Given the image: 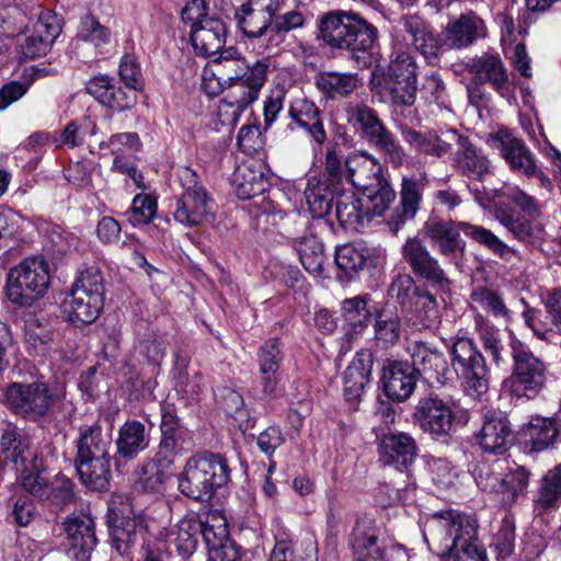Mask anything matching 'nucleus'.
<instances>
[{
    "label": "nucleus",
    "mask_w": 561,
    "mask_h": 561,
    "mask_svg": "<svg viewBox=\"0 0 561 561\" xmlns=\"http://www.w3.org/2000/svg\"><path fill=\"white\" fill-rule=\"evenodd\" d=\"M357 73L320 71L314 77L317 89L330 100L348 96L358 85Z\"/></svg>",
    "instance_id": "44"
},
{
    "label": "nucleus",
    "mask_w": 561,
    "mask_h": 561,
    "mask_svg": "<svg viewBox=\"0 0 561 561\" xmlns=\"http://www.w3.org/2000/svg\"><path fill=\"white\" fill-rule=\"evenodd\" d=\"M103 302L85 294L70 290L62 302V310L67 319L79 327L92 323L99 317Z\"/></svg>",
    "instance_id": "43"
},
{
    "label": "nucleus",
    "mask_w": 561,
    "mask_h": 561,
    "mask_svg": "<svg viewBox=\"0 0 561 561\" xmlns=\"http://www.w3.org/2000/svg\"><path fill=\"white\" fill-rule=\"evenodd\" d=\"M108 520L116 550L123 554L136 541L137 528L142 523L141 515L136 513L128 495L117 493L108 502Z\"/></svg>",
    "instance_id": "12"
},
{
    "label": "nucleus",
    "mask_w": 561,
    "mask_h": 561,
    "mask_svg": "<svg viewBox=\"0 0 561 561\" xmlns=\"http://www.w3.org/2000/svg\"><path fill=\"white\" fill-rule=\"evenodd\" d=\"M373 355L368 351L357 352L344 373V397L355 403L370 380Z\"/></svg>",
    "instance_id": "36"
},
{
    "label": "nucleus",
    "mask_w": 561,
    "mask_h": 561,
    "mask_svg": "<svg viewBox=\"0 0 561 561\" xmlns=\"http://www.w3.org/2000/svg\"><path fill=\"white\" fill-rule=\"evenodd\" d=\"M381 380L386 396L401 402L413 393L417 375L408 362L388 360L383 365Z\"/></svg>",
    "instance_id": "25"
},
{
    "label": "nucleus",
    "mask_w": 561,
    "mask_h": 561,
    "mask_svg": "<svg viewBox=\"0 0 561 561\" xmlns=\"http://www.w3.org/2000/svg\"><path fill=\"white\" fill-rule=\"evenodd\" d=\"M375 519L368 516L356 520L351 536V547L356 561H380L381 545Z\"/></svg>",
    "instance_id": "30"
},
{
    "label": "nucleus",
    "mask_w": 561,
    "mask_h": 561,
    "mask_svg": "<svg viewBox=\"0 0 561 561\" xmlns=\"http://www.w3.org/2000/svg\"><path fill=\"white\" fill-rule=\"evenodd\" d=\"M416 456L415 440L405 433L386 435L379 447V461L402 470L411 465Z\"/></svg>",
    "instance_id": "32"
},
{
    "label": "nucleus",
    "mask_w": 561,
    "mask_h": 561,
    "mask_svg": "<svg viewBox=\"0 0 561 561\" xmlns=\"http://www.w3.org/2000/svg\"><path fill=\"white\" fill-rule=\"evenodd\" d=\"M288 116L290 123L286 130L294 133L297 128H301L319 147L327 139L321 111L314 102L308 100L300 91L294 89L289 93Z\"/></svg>",
    "instance_id": "14"
},
{
    "label": "nucleus",
    "mask_w": 561,
    "mask_h": 561,
    "mask_svg": "<svg viewBox=\"0 0 561 561\" xmlns=\"http://www.w3.org/2000/svg\"><path fill=\"white\" fill-rule=\"evenodd\" d=\"M323 183L331 186L333 191H342L348 187V171L334 148H330L325 153L324 180Z\"/></svg>",
    "instance_id": "60"
},
{
    "label": "nucleus",
    "mask_w": 561,
    "mask_h": 561,
    "mask_svg": "<svg viewBox=\"0 0 561 561\" xmlns=\"http://www.w3.org/2000/svg\"><path fill=\"white\" fill-rule=\"evenodd\" d=\"M345 113L347 122L360 130L368 142L387 128L377 112L363 102L347 103Z\"/></svg>",
    "instance_id": "47"
},
{
    "label": "nucleus",
    "mask_w": 561,
    "mask_h": 561,
    "mask_svg": "<svg viewBox=\"0 0 561 561\" xmlns=\"http://www.w3.org/2000/svg\"><path fill=\"white\" fill-rule=\"evenodd\" d=\"M55 399L45 382H12L4 391V403L12 413L31 421L45 416Z\"/></svg>",
    "instance_id": "10"
},
{
    "label": "nucleus",
    "mask_w": 561,
    "mask_h": 561,
    "mask_svg": "<svg viewBox=\"0 0 561 561\" xmlns=\"http://www.w3.org/2000/svg\"><path fill=\"white\" fill-rule=\"evenodd\" d=\"M101 150L108 149L116 156H134L141 148V141L137 133H117L113 134L106 140L99 144Z\"/></svg>",
    "instance_id": "63"
},
{
    "label": "nucleus",
    "mask_w": 561,
    "mask_h": 561,
    "mask_svg": "<svg viewBox=\"0 0 561 561\" xmlns=\"http://www.w3.org/2000/svg\"><path fill=\"white\" fill-rule=\"evenodd\" d=\"M470 309L477 313L484 311L497 320L508 323L512 320V312L505 305L501 294L481 286L474 288L470 294Z\"/></svg>",
    "instance_id": "48"
},
{
    "label": "nucleus",
    "mask_w": 561,
    "mask_h": 561,
    "mask_svg": "<svg viewBox=\"0 0 561 561\" xmlns=\"http://www.w3.org/2000/svg\"><path fill=\"white\" fill-rule=\"evenodd\" d=\"M176 178L182 192L175 201L173 217L186 227H197L213 216V199L190 167H179Z\"/></svg>",
    "instance_id": "6"
},
{
    "label": "nucleus",
    "mask_w": 561,
    "mask_h": 561,
    "mask_svg": "<svg viewBox=\"0 0 561 561\" xmlns=\"http://www.w3.org/2000/svg\"><path fill=\"white\" fill-rule=\"evenodd\" d=\"M234 19L243 35L249 39L266 37V41H268V37H271L274 19L270 18V14L257 13L243 3L236 10Z\"/></svg>",
    "instance_id": "51"
},
{
    "label": "nucleus",
    "mask_w": 561,
    "mask_h": 561,
    "mask_svg": "<svg viewBox=\"0 0 561 561\" xmlns=\"http://www.w3.org/2000/svg\"><path fill=\"white\" fill-rule=\"evenodd\" d=\"M369 144L378 149L383 154L385 160L394 168L402 167L408 162L409 157L403 146L388 128L381 131Z\"/></svg>",
    "instance_id": "59"
},
{
    "label": "nucleus",
    "mask_w": 561,
    "mask_h": 561,
    "mask_svg": "<svg viewBox=\"0 0 561 561\" xmlns=\"http://www.w3.org/2000/svg\"><path fill=\"white\" fill-rule=\"evenodd\" d=\"M149 431L145 424L135 420L127 421L118 431L116 455L119 459L133 460L149 446Z\"/></svg>",
    "instance_id": "37"
},
{
    "label": "nucleus",
    "mask_w": 561,
    "mask_h": 561,
    "mask_svg": "<svg viewBox=\"0 0 561 561\" xmlns=\"http://www.w3.org/2000/svg\"><path fill=\"white\" fill-rule=\"evenodd\" d=\"M62 528L68 552L77 561H88L98 543L92 517L85 514L70 516L64 522Z\"/></svg>",
    "instance_id": "21"
},
{
    "label": "nucleus",
    "mask_w": 561,
    "mask_h": 561,
    "mask_svg": "<svg viewBox=\"0 0 561 561\" xmlns=\"http://www.w3.org/2000/svg\"><path fill=\"white\" fill-rule=\"evenodd\" d=\"M363 194L366 198L365 208L369 220L373 217L382 216L396 198L394 191L383 176L377 178L376 182L363 188Z\"/></svg>",
    "instance_id": "52"
},
{
    "label": "nucleus",
    "mask_w": 561,
    "mask_h": 561,
    "mask_svg": "<svg viewBox=\"0 0 561 561\" xmlns=\"http://www.w3.org/2000/svg\"><path fill=\"white\" fill-rule=\"evenodd\" d=\"M202 535L207 549L224 545L230 541L228 523L226 517L219 512H214L207 515L205 520H202Z\"/></svg>",
    "instance_id": "58"
},
{
    "label": "nucleus",
    "mask_w": 561,
    "mask_h": 561,
    "mask_svg": "<svg viewBox=\"0 0 561 561\" xmlns=\"http://www.w3.org/2000/svg\"><path fill=\"white\" fill-rule=\"evenodd\" d=\"M224 58L228 59L229 64L236 65L234 76H229V81L241 80L255 92H260L266 81L268 68L266 62L259 60L250 66L234 47L227 48V55Z\"/></svg>",
    "instance_id": "45"
},
{
    "label": "nucleus",
    "mask_w": 561,
    "mask_h": 561,
    "mask_svg": "<svg viewBox=\"0 0 561 561\" xmlns=\"http://www.w3.org/2000/svg\"><path fill=\"white\" fill-rule=\"evenodd\" d=\"M335 192V216L341 226L358 229L369 222L368 214L360 198L351 187Z\"/></svg>",
    "instance_id": "42"
},
{
    "label": "nucleus",
    "mask_w": 561,
    "mask_h": 561,
    "mask_svg": "<svg viewBox=\"0 0 561 561\" xmlns=\"http://www.w3.org/2000/svg\"><path fill=\"white\" fill-rule=\"evenodd\" d=\"M282 360L283 353L278 339L268 340L260 347L257 362L264 392H274L278 382V370L280 368Z\"/></svg>",
    "instance_id": "46"
},
{
    "label": "nucleus",
    "mask_w": 561,
    "mask_h": 561,
    "mask_svg": "<svg viewBox=\"0 0 561 561\" xmlns=\"http://www.w3.org/2000/svg\"><path fill=\"white\" fill-rule=\"evenodd\" d=\"M161 440L160 450L178 454L192 445L190 431L182 426L180 420L170 403L161 405Z\"/></svg>",
    "instance_id": "33"
},
{
    "label": "nucleus",
    "mask_w": 561,
    "mask_h": 561,
    "mask_svg": "<svg viewBox=\"0 0 561 561\" xmlns=\"http://www.w3.org/2000/svg\"><path fill=\"white\" fill-rule=\"evenodd\" d=\"M230 479L226 458L209 451L197 453L186 460L178 478L180 492L195 501H208Z\"/></svg>",
    "instance_id": "4"
},
{
    "label": "nucleus",
    "mask_w": 561,
    "mask_h": 561,
    "mask_svg": "<svg viewBox=\"0 0 561 561\" xmlns=\"http://www.w3.org/2000/svg\"><path fill=\"white\" fill-rule=\"evenodd\" d=\"M345 169L348 171V187L353 190L365 188L382 178L381 167L376 158L365 151L351 153L345 159Z\"/></svg>",
    "instance_id": "41"
},
{
    "label": "nucleus",
    "mask_w": 561,
    "mask_h": 561,
    "mask_svg": "<svg viewBox=\"0 0 561 561\" xmlns=\"http://www.w3.org/2000/svg\"><path fill=\"white\" fill-rule=\"evenodd\" d=\"M491 141L512 171L526 176L537 175L542 184L549 183L548 178L537 169L534 154L523 139L507 129H500L491 135Z\"/></svg>",
    "instance_id": "13"
},
{
    "label": "nucleus",
    "mask_w": 561,
    "mask_h": 561,
    "mask_svg": "<svg viewBox=\"0 0 561 561\" xmlns=\"http://www.w3.org/2000/svg\"><path fill=\"white\" fill-rule=\"evenodd\" d=\"M511 436L508 420L499 413H489L478 434V443L484 451L501 455L507 450Z\"/></svg>",
    "instance_id": "34"
},
{
    "label": "nucleus",
    "mask_w": 561,
    "mask_h": 561,
    "mask_svg": "<svg viewBox=\"0 0 561 561\" xmlns=\"http://www.w3.org/2000/svg\"><path fill=\"white\" fill-rule=\"evenodd\" d=\"M455 165L471 180L482 182L491 173V162L482 150L476 148L467 137L459 135Z\"/></svg>",
    "instance_id": "35"
},
{
    "label": "nucleus",
    "mask_w": 561,
    "mask_h": 561,
    "mask_svg": "<svg viewBox=\"0 0 561 561\" xmlns=\"http://www.w3.org/2000/svg\"><path fill=\"white\" fill-rule=\"evenodd\" d=\"M488 35V27L483 19L474 11L461 13L457 19L450 20L443 31L440 39L442 49H462L471 46L476 41Z\"/></svg>",
    "instance_id": "19"
},
{
    "label": "nucleus",
    "mask_w": 561,
    "mask_h": 561,
    "mask_svg": "<svg viewBox=\"0 0 561 561\" xmlns=\"http://www.w3.org/2000/svg\"><path fill=\"white\" fill-rule=\"evenodd\" d=\"M110 440L99 425L82 426L76 442L75 467L81 482L93 491H105L110 485Z\"/></svg>",
    "instance_id": "3"
},
{
    "label": "nucleus",
    "mask_w": 561,
    "mask_h": 561,
    "mask_svg": "<svg viewBox=\"0 0 561 561\" xmlns=\"http://www.w3.org/2000/svg\"><path fill=\"white\" fill-rule=\"evenodd\" d=\"M421 180L403 178L400 191V205L392 216V225L398 230L405 221L412 220L422 199Z\"/></svg>",
    "instance_id": "50"
},
{
    "label": "nucleus",
    "mask_w": 561,
    "mask_h": 561,
    "mask_svg": "<svg viewBox=\"0 0 561 561\" xmlns=\"http://www.w3.org/2000/svg\"><path fill=\"white\" fill-rule=\"evenodd\" d=\"M51 283V267L42 255L24 257L10 267L5 277V295L18 307H32L48 291Z\"/></svg>",
    "instance_id": "5"
},
{
    "label": "nucleus",
    "mask_w": 561,
    "mask_h": 561,
    "mask_svg": "<svg viewBox=\"0 0 561 561\" xmlns=\"http://www.w3.org/2000/svg\"><path fill=\"white\" fill-rule=\"evenodd\" d=\"M421 288L415 285V280L410 274L403 273L392 279L388 291L398 304L408 307L412 306L413 299H415Z\"/></svg>",
    "instance_id": "64"
},
{
    "label": "nucleus",
    "mask_w": 561,
    "mask_h": 561,
    "mask_svg": "<svg viewBox=\"0 0 561 561\" xmlns=\"http://www.w3.org/2000/svg\"><path fill=\"white\" fill-rule=\"evenodd\" d=\"M422 231L444 256H451L457 253L465 254L466 242L461 239L460 231L502 259L510 260L514 254V250L500 240L491 230L465 221L428 219Z\"/></svg>",
    "instance_id": "2"
},
{
    "label": "nucleus",
    "mask_w": 561,
    "mask_h": 561,
    "mask_svg": "<svg viewBox=\"0 0 561 561\" xmlns=\"http://www.w3.org/2000/svg\"><path fill=\"white\" fill-rule=\"evenodd\" d=\"M513 374L505 380L518 397L534 398L541 391L547 379L545 363L530 351L529 346L513 337L510 342Z\"/></svg>",
    "instance_id": "7"
},
{
    "label": "nucleus",
    "mask_w": 561,
    "mask_h": 561,
    "mask_svg": "<svg viewBox=\"0 0 561 561\" xmlns=\"http://www.w3.org/2000/svg\"><path fill=\"white\" fill-rule=\"evenodd\" d=\"M454 561H485L486 556L477 539V527L470 535H457L450 545Z\"/></svg>",
    "instance_id": "57"
},
{
    "label": "nucleus",
    "mask_w": 561,
    "mask_h": 561,
    "mask_svg": "<svg viewBox=\"0 0 561 561\" xmlns=\"http://www.w3.org/2000/svg\"><path fill=\"white\" fill-rule=\"evenodd\" d=\"M20 484L24 491L49 503L61 507L73 499L72 482L62 476H56L55 480L47 482L42 477L41 470L24 474L20 478Z\"/></svg>",
    "instance_id": "22"
},
{
    "label": "nucleus",
    "mask_w": 561,
    "mask_h": 561,
    "mask_svg": "<svg viewBox=\"0 0 561 561\" xmlns=\"http://www.w3.org/2000/svg\"><path fill=\"white\" fill-rule=\"evenodd\" d=\"M474 328L482 342L484 351L492 356L493 362L499 365L503 362L504 345L500 337V330L482 313L474 314Z\"/></svg>",
    "instance_id": "56"
},
{
    "label": "nucleus",
    "mask_w": 561,
    "mask_h": 561,
    "mask_svg": "<svg viewBox=\"0 0 561 561\" xmlns=\"http://www.w3.org/2000/svg\"><path fill=\"white\" fill-rule=\"evenodd\" d=\"M71 290L104 301V280L100 268L90 266L83 270L72 284Z\"/></svg>",
    "instance_id": "62"
},
{
    "label": "nucleus",
    "mask_w": 561,
    "mask_h": 561,
    "mask_svg": "<svg viewBox=\"0 0 561 561\" xmlns=\"http://www.w3.org/2000/svg\"><path fill=\"white\" fill-rule=\"evenodd\" d=\"M399 25L410 36V43L426 58L437 57L442 51L440 39L427 27L419 15L403 16Z\"/></svg>",
    "instance_id": "39"
},
{
    "label": "nucleus",
    "mask_w": 561,
    "mask_h": 561,
    "mask_svg": "<svg viewBox=\"0 0 561 561\" xmlns=\"http://www.w3.org/2000/svg\"><path fill=\"white\" fill-rule=\"evenodd\" d=\"M402 255L414 276L439 290L449 289L451 282L447 273L421 239L409 238L402 245Z\"/></svg>",
    "instance_id": "11"
},
{
    "label": "nucleus",
    "mask_w": 561,
    "mask_h": 561,
    "mask_svg": "<svg viewBox=\"0 0 561 561\" xmlns=\"http://www.w3.org/2000/svg\"><path fill=\"white\" fill-rule=\"evenodd\" d=\"M305 19L301 12L297 10L288 11L284 14L275 15L273 20V30L266 49L278 47L285 39V34L291 30L304 25Z\"/></svg>",
    "instance_id": "61"
},
{
    "label": "nucleus",
    "mask_w": 561,
    "mask_h": 561,
    "mask_svg": "<svg viewBox=\"0 0 561 561\" xmlns=\"http://www.w3.org/2000/svg\"><path fill=\"white\" fill-rule=\"evenodd\" d=\"M520 435L531 451H542L561 443V423L556 417L531 415L522 427Z\"/></svg>",
    "instance_id": "29"
},
{
    "label": "nucleus",
    "mask_w": 561,
    "mask_h": 561,
    "mask_svg": "<svg viewBox=\"0 0 561 561\" xmlns=\"http://www.w3.org/2000/svg\"><path fill=\"white\" fill-rule=\"evenodd\" d=\"M383 82L396 106H412L417 92V65L413 55L403 49L393 50L383 72Z\"/></svg>",
    "instance_id": "8"
},
{
    "label": "nucleus",
    "mask_w": 561,
    "mask_h": 561,
    "mask_svg": "<svg viewBox=\"0 0 561 561\" xmlns=\"http://www.w3.org/2000/svg\"><path fill=\"white\" fill-rule=\"evenodd\" d=\"M232 184L240 199L263 194L270 185L265 165L257 160L243 161L232 174Z\"/></svg>",
    "instance_id": "28"
},
{
    "label": "nucleus",
    "mask_w": 561,
    "mask_h": 561,
    "mask_svg": "<svg viewBox=\"0 0 561 561\" xmlns=\"http://www.w3.org/2000/svg\"><path fill=\"white\" fill-rule=\"evenodd\" d=\"M228 28L222 19L204 16L191 24V43L198 56L210 57L224 50Z\"/></svg>",
    "instance_id": "20"
},
{
    "label": "nucleus",
    "mask_w": 561,
    "mask_h": 561,
    "mask_svg": "<svg viewBox=\"0 0 561 561\" xmlns=\"http://www.w3.org/2000/svg\"><path fill=\"white\" fill-rule=\"evenodd\" d=\"M59 33L57 16L50 13L41 14L33 25L32 33L21 44L23 55L31 59L45 55Z\"/></svg>",
    "instance_id": "31"
},
{
    "label": "nucleus",
    "mask_w": 561,
    "mask_h": 561,
    "mask_svg": "<svg viewBox=\"0 0 561 561\" xmlns=\"http://www.w3.org/2000/svg\"><path fill=\"white\" fill-rule=\"evenodd\" d=\"M202 520L196 515H186L176 524L162 529L159 539L173 547L183 558L192 556L197 547Z\"/></svg>",
    "instance_id": "27"
},
{
    "label": "nucleus",
    "mask_w": 561,
    "mask_h": 561,
    "mask_svg": "<svg viewBox=\"0 0 561 561\" xmlns=\"http://www.w3.org/2000/svg\"><path fill=\"white\" fill-rule=\"evenodd\" d=\"M305 198L311 215L322 218L329 214L332 203L335 201V192L322 180L311 178L307 182Z\"/></svg>",
    "instance_id": "53"
},
{
    "label": "nucleus",
    "mask_w": 561,
    "mask_h": 561,
    "mask_svg": "<svg viewBox=\"0 0 561 561\" xmlns=\"http://www.w3.org/2000/svg\"><path fill=\"white\" fill-rule=\"evenodd\" d=\"M535 506L542 511L556 510L561 503V474L554 468L549 470L540 480Z\"/></svg>",
    "instance_id": "55"
},
{
    "label": "nucleus",
    "mask_w": 561,
    "mask_h": 561,
    "mask_svg": "<svg viewBox=\"0 0 561 561\" xmlns=\"http://www.w3.org/2000/svg\"><path fill=\"white\" fill-rule=\"evenodd\" d=\"M373 250L363 242L346 243L335 251L337 267L350 277L373 264Z\"/></svg>",
    "instance_id": "49"
},
{
    "label": "nucleus",
    "mask_w": 561,
    "mask_h": 561,
    "mask_svg": "<svg viewBox=\"0 0 561 561\" xmlns=\"http://www.w3.org/2000/svg\"><path fill=\"white\" fill-rule=\"evenodd\" d=\"M230 90L220 100L218 105V115L226 123H236L242 112L252 104L259 96V93L244 84L241 80H232Z\"/></svg>",
    "instance_id": "40"
},
{
    "label": "nucleus",
    "mask_w": 561,
    "mask_h": 561,
    "mask_svg": "<svg viewBox=\"0 0 561 561\" xmlns=\"http://www.w3.org/2000/svg\"><path fill=\"white\" fill-rule=\"evenodd\" d=\"M0 447L5 460L14 463L21 471L20 478L41 470L42 459L31 448L30 437L16 426L12 424L5 426L0 437Z\"/></svg>",
    "instance_id": "16"
},
{
    "label": "nucleus",
    "mask_w": 561,
    "mask_h": 561,
    "mask_svg": "<svg viewBox=\"0 0 561 561\" xmlns=\"http://www.w3.org/2000/svg\"><path fill=\"white\" fill-rule=\"evenodd\" d=\"M409 352L412 358L411 366L415 368L416 375H423L432 382L444 385L449 373L448 362L445 355L437 348L431 347L423 342H414Z\"/></svg>",
    "instance_id": "26"
},
{
    "label": "nucleus",
    "mask_w": 561,
    "mask_h": 561,
    "mask_svg": "<svg viewBox=\"0 0 561 561\" xmlns=\"http://www.w3.org/2000/svg\"><path fill=\"white\" fill-rule=\"evenodd\" d=\"M451 366L472 396L480 398L489 389V371L485 359L468 337L457 339L451 346Z\"/></svg>",
    "instance_id": "9"
},
{
    "label": "nucleus",
    "mask_w": 561,
    "mask_h": 561,
    "mask_svg": "<svg viewBox=\"0 0 561 561\" xmlns=\"http://www.w3.org/2000/svg\"><path fill=\"white\" fill-rule=\"evenodd\" d=\"M413 417L424 433L443 437L450 433L455 413L448 402L437 396H430L417 402Z\"/></svg>",
    "instance_id": "17"
},
{
    "label": "nucleus",
    "mask_w": 561,
    "mask_h": 561,
    "mask_svg": "<svg viewBox=\"0 0 561 561\" xmlns=\"http://www.w3.org/2000/svg\"><path fill=\"white\" fill-rule=\"evenodd\" d=\"M295 248L305 270L314 276H320L323 272L324 252L319 239L313 234L304 236L297 240Z\"/></svg>",
    "instance_id": "54"
},
{
    "label": "nucleus",
    "mask_w": 561,
    "mask_h": 561,
    "mask_svg": "<svg viewBox=\"0 0 561 561\" xmlns=\"http://www.w3.org/2000/svg\"><path fill=\"white\" fill-rule=\"evenodd\" d=\"M529 472L524 467L512 469L501 478L481 468L476 476L478 486L485 492L496 493L503 505H512L528 486Z\"/></svg>",
    "instance_id": "18"
},
{
    "label": "nucleus",
    "mask_w": 561,
    "mask_h": 561,
    "mask_svg": "<svg viewBox=\"0 0 561 561\" xmlns=\"http://www.w3.org/2000/svg\"><path fill=\"white\" fill-rule=\"evenodd\" d=\"M474 527H477L476 522L467 515L454 510L442 511L426 519L423 536L427 542L432 540L450 549L457 535H470Z\"/></svg>",
    "instance_id": "15"
},
{
    "label": "nucleus",
    "mask_w": 561,
    "mask_h": 561,
    "mask_svg": "<svg viewBox=\"0 0 561 561\" xmlns=\"http://www.w3.org/2000/svg\"><path fill=\"white\" fill-rule=\"evenodd\" d=\"M469 71L476 81L490 83L496 91L502 93L508 81L505 66L497 54L485 53L470 60Z\"/></svg>",
    "instance_id": "38"
},
{
    "label": "nucleus",
    "mask_w": 561,
    "mask_h": 561,
    "mask_svg": "<svg viewBox=\"0 0 561 561\" xmlns=\"http://www.w3.org/2000/svg\"><path fill=\"white\" fill-rule=\"evenodd\" d=\"M85 89L100 104L114 111H126L137 103V93L133 89L117 85L108 76L91 78Z\"/></svg>",
    "instance_id": "23"
},
{
    "label": "nucleus",
    "mask_w": 561,
    "mask_h": 561,
    "mask_svg": "<svg viewBox=\"0 0 561 561\" xmlns=\"http://www.w3.org/2000/svg\"><path fill=\"white\" fill-rule=\"evenodd\" d=\"M320 33L330 46L350 50L359 67L370 65L369 50L376 42L377 30L359 14L330 12L321 20Z\"/></svg>",
    "instance_id": "1"
},
{
    "label": "nucleus",
    "mask_w": 561,
    "mask_h": 561,
    "mask_svg": "<svg viewBox=\"0 0 561 561\" xmlns=\"http://www.w3.org/2000/svg\"><path fill=\"white\" fill-rule=\"evenodd\" d=\"M404 141L416 152L434 158H442L451 151L459 134L455 129L417 131L410 127L401 130Z\"/></svg>",
    "instance_id": "24"
}]
</instances>
